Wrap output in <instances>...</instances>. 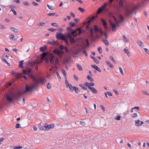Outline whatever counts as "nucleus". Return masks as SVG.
<instances>
[{"instance_id": "f257e3e1", "label": "nucleus", "mask_w": 149, "mask_h": 149, "mask_svg": "<svg viewBox=\"0 0 149 149\" xmlns=\"http://www.w3.org/2000/svg\"><path fill=\"white\" fill-rule=\"evenodd\" d=\"M123 0H120L119 2V7L121 8H123L124 9L125 16L128 17L134 12L133 9H130L128 6L123 7Z\"/></svg>"}, {"instance_id": "f03ea898", "label": "nucleus", "mask_w": 149, "mask_h": 149, "mask_svg": "<svg viewBox=\"0 0 149 149\" xmlns=\"http://www.w3.org/2000/svg\"><path fill=\"white\" fill-rule=\"evenodd\" d=\"M49 59L51 64L56 66L57 64H59V61L58 57H56L54 54H50Z\"/></svg>"}, {"instance_id": "7ed1b4c3", "label": "nucleus", "mask_w": 149, "mask_h": 149, "mask_svg": "<svg viewBox=\"0 0 149 149\" xmlns=\"http://www.w3.org/2000/svg\"><path fill=\"white\" fill-rule=\"evenodd\" d=\"M56 37L57 39H60L62 40H66V37L65 36L60 32L57 33Z\"/></svg>"}, {"instance_id": "20e7f679", "label": "nucleus", "mask_w": 149, "mask_h": 149, "mask_svg": "<svg viewBox=\"0 0 149 149\" xmlns=\"http://www.w3.org/2000/svg\"><path fill=\"white\" fill-rule=\"evenodd\" d=\"M94 29L95 32V33L99 32L100 34L101 35H103L104 34V32L103 31L101 28H99L97 26L95 25L94 26Z\"/></svg>"}, {"instance_id": "39448f33", "label": "nucleus", "mask_w": 149, "mask_h": 149, "mask_svg": "<svg viewBox=\"0 0 149 149\" xmlns=\"http://www.w3.org/2000/svg\"><path fill=\"white\" fill-rule=\"evenodd\" d=\"M32 90H33V89H32L31 87H29L28 85L26 84L24 91L21 92L23 94H25L29 92Z\"/></svg>"}, {"instance_id": "423d86ee", "label": "nucleus", "mask_w": 149, "mask_h": 149, "mask_svg": "<svg viewBox=\"0 0 149 149\" xmlns=\"http://www.w3.org/2000/svg\"><path fill=\"white\" fill-rule=\"evenodd\" d=\"M54 127V124H51L49 125H48L47 123H45L44 124L45 130H48L50 128H53Z\"/></svg>"}, {"instance_id": "0eeeda50", "label": "nucleus", "mask_w": 149, "mask_h": 149, "mask_svg": "<svg viewBox=\"0 0 149 149\" xmlns=\"http://www.w3.org/2000/svg\"><path fill=\"white\" fill-rule=\"evenodd\" d=\"M23 73L26 75H31V76L33 77H34L33 76L32 74L31 73L32 72V69H30L28 70L23 69L22 70Z\"/></svg>"}, {"instance_id": "6e6552de", "label": "nucleus", "mask_w": 149, "mask_h": 149, "mask_svg": "<svg viewBox=\"0 0 149 149\" xmlns=\"http://www.w3.org/2000/svg\"><path fill=\"white\" fill-rule=\"evenodd\" d=\"M70 90L71 92H72L74 91L75 93L77 94L80 91L78 88L75 86H72V88L70 87Z\"/></svg>"}, {"instance_id": "1a4fd4ad", "label": "nucleus", "mask_w": 149, "mask_h": 149, "mask_svg": "<svg viewBox=\"0 0 149 149\" xmlns=\"http://www.w3.org/2000/svg\"><path fill=\"white\" fill-rule=\"evenodd\" d=\"M109 23L110 25L111 26L112 29L113 31L115 32L116 30V25L113 23L111 21H109Z\"/></svg>"}, {"instance_id": "9d476101", "label": "nucleus", "mask_w": 149, "mask_h": 149, "mask_svg": "<svg viewBox=\"0 0 149 149\" xmlns=\"http://www.w3.org/2000/svg\"><path fill=\"white\" fill-rule=\"evenodd\" d=\"M23 94L22 92H20L19 93L15 94L13 97L14 99L16 101H18L22 95Z\"/></svg>"}, {"instance_id": "9b49d317", "label": "nucleus", "mask_w": 149, "mask_h": 149, "mask_svg": "<svg viewBox=\"0 0 149 149\" xmlns=\"http://www.w3.org/2000/svg\"><path fill=\"white\" fill-rule=\"evenodd\" d=\"M82 49L80 48L76 49L74 52V54L75 55H77L81 53L82 52Z\"/></svg>"}, {"instance_id": "f8f14e48", "label": "nucleus", "mask_w": 149, "mask_h": 149, "mask_svg": "<svg viewBox=\"0 0 149 149\" xmlns=\"http://www.w3.org/2000/svg\"><path fill=\"white\" fill-rule=\"evenodd\" d=\"M101 22L103 24V26L104 28L106 30H107L108 28V26L107 25V23L106 20L102 18L101 19Z\"/></svg>"}, {"instance_id": "ddd939ff", "label": "nucleus", "mask_w": 149, "mask_h": 149, "mask_svg": "<svg viewBox=\"0 0 149 149\" xmlns=\"http://www.w3.org/2000/svg\"><path fill=\"white\" fill-rule=\"evenodd\" d=\"M53 52L55 54L58 55H60L61 54V51L57 49H54L53 50Z\"/></svg>"}, {"instance_id": "4468645a", "label": "nucleus", "mask_w": 149, "mask_h": 149, "mask_svg": "<svg viewBox=\"0 0 149 149\" xmlns=\"http://www.w3.org/2000/svg\"><path fill=\"white\" fill-rule=\"evenodd\" d=\"M35 79L36 81V82L35 83V84L33 85V86H31L32 89L33 90L35 89L36 87L39 84V82L38 81H37Z\"/></svg>"}, {"instance_id": "2eb2a0df", "label": "nucleus", "mask_w": 149, "mask_h": 149, "mask_svg": "<svg viewBox=\"0 0 149 149\" xmlns=\"http://www.w3.org/2000/svg\"><path fill=\"white\" fill-rule=\"evenodd\" d=\"M89 89H90L93 93L95 94H97L98 93V91L95 88L93 87H91Z\"/></svg>"}, {"instance_id": "dca6fc26", "label": "nucleus", "mask_w": 149, "mask_h": 149, "mask_svg": "<svg viewBox=\"0 0 149 149\" xmlns=\"http://www.w3.org/2000/svg\"><path fill=\"white\" fill-rule=\"evenodd\" d=\"M47 42L48 43L52 45H57V42L53 40L52 41H50L48 40L47 41Z\"/></svg>"}, {"instance_id": "f3484780", "label": "nucleus", "mask_w": 149, "mask_h": 149, "mask_svg": "<svg viewBox=\"0 0 149 149\" xmlns=\"http://www.w3.org/2000/svg\"><path fill=\"white\" fill-rule=\"evenodd\" d=\"M43 123H42L41 122L40 123L38 124V127L39 128V129L40 130H45V127L44 125L43 126Z\"/></svg>"}, {"instance_id": "a211bd4d", "label": "nucleus", "mask_w": 149, "mask_h": 149, "mask_svg": "<svg viewBox=\"0 0 149 149\" xmlns=\"http://www.w3.org/2000/svg\"><path fill=\"white\" fill-rule=\"evenodd\" d=\"M45 81H46L45 78H42V80H40L39 81H38L39 82V84L41 83L42 85L44 86L45 84Z\"/></svg>"}, {"instance_id": "6ab92c4d", "label": "nucleus", "mask_w": 149, "mask_h": 149, "mask_svg": "<svg viewBox=\"0 0 149 149\" xmlns=\"http://www.w3.org/2000/svg\"><path fill=\"white\" fill-rule=\"evenodd\" d=\"M90 57L92 58L94 60V61L97 64H99V61L94 56L91 55L90 56Z\"/></svg>"}, {"instance_id": "aec40b11", "label": "nucleus", "mask_w": 149, "mask_h": 149, "mask_svg": "<svg viewBox=\"0 0 149 149\" xmlns=\"http://www.w3.org/2000/svg\"><path fill=\"white\" fill-rule=\"evenodd\" d=\"M65 79H66L65 80V83L66 84V86L67 87L68 86L69 88H70V87H71V88L72 87V85L71 84H70L69 83L67 79V78H66V77H65Z\"/></svg>"}, {"instance_id": "412c9836", "label": "nucleus", "mask_w": 149, "mask_h": 149, "mask_svg": "<svg viewBox=\"0 0 149 149\" xmlns=\"http://www.w3.org/2000/svg\"><path fill=\"white\" fill-rule=\"evenodd\" d=\"M47 49V47L46 45H45L43 47H41L40 48V51L41 52H42L44 51Z\"/></svg>"}, {"instance_id": "4be33fe9", "label": "nucleus", "mask_w": 149, "mask_h": 149, "mask_svg": "<svg viewBox=\"0 0 149 149\" xmlns=\"http://www.w3.org/2000/svg\"><path fill=\"white\" fill-rule=\"evenodd\" d=\"M119 18L120 19V22H123L124 21V18L123 17L122 15L121 14H119Z\"/></svg>"}, {"instance_id": "5701e85b", "label": "nucleus", "mask_w": 149, "mask_h": 149, "mask_svg": "<svg viewBox=\"0 0 149 149\" xmlns=\"http://www.w3.org/2000/svg\"><path fill=\"white\" fill-rule=\"evenodd\" d=\"M24 61V60H22L19 62V68H23L24 67L23 66V62Z\"/></svg>"}, {"instance_id": "b1692460", "label": "nucleus", "mask_w": 149, "mask_h": 149, "mask_svg": "<svg viewBox=\"0 0 149 149\" xmlns=\"http://www.w3.org/2000/svg\"><path fill=\"white\" fill-rule=\"evenodd\" d=\"M77 67L78 69L80 71H82L83 70L80 64H77Z\"/></svg>"}, {"instance_id": "393cba45", "label": "nucleus", "mask_w": 149, "mask_h": 149, "mask_svg": "<svg viewBox=\"0 0 149 149\" xmlns=\"http://www.w3.org/2000/svg\"><path fill=\"white\" fill-rule=\"evenodd\" d=\"M102 41L106 46H107L109 45V44L107 40H103Z\"/></svg>"}, {"instance_id": "a878e982", "label": "nucleus", "mask_w": 149, "mask_h": 149, "mask_svg": "<svg viewBox=\"0 0 149 149\" xmlns=\"http://www.w3.org/2000/svg\"><path fill=\"white\" fill-rule=\"evenodd\" d=\"M135 125L136 126H141V125H139V124H140V120H139L138 119L137 120H135Z\"/></svg>"}, {"instance_id": "bb28decb", "label": "nucleus", "mask_w": 149, "mask_h": 149, "mask_svg": "<svg viewBox=\"0 0 149 149\" xmlns=\"http://www.w3.org/2000/svg\"><path fill=\"white\" fill-rule=\"evenodd\" d=\"M11 95V92L10 90V103L13 102L14 100V97H12Z\"/></svg>"}, {"instance_id": "cd10ccee", "label": "nucleus", "mask_w": 149, "mask_h": 149, "mask_svg": "<svg viewBox=\"0 0 149 149\" xmlns=\"http://www.w3.org/2000/svg\"><path fill=\"white\" fill-rule=\"evenodd\" d=\"M106 63L107 65H108L110 68H113V66L112 65L111 63L109 61H106Z\"/></svg>"}, {"instance_id": "c85d7f7f", "label": "nucleus", "mask_w": 149, "mask_h": 149, "mask_svg": "<svg viewBox=\"0 0 149 149\" xmlns=\"http://www.w3.org/2000/svg\"><path fill=\"white\" fill-rule=\"evenodd\" d=\"M11 29L12 31L14 32L15 33H17L18 32V30L17 29L14 28L13 27H12V28H11Z\"/></svg>"}, {"instance_id": "c756f323", "label": "nucleus", "mask_w": 149, "mask_h": 149, "mask_svg": "<svg viewBox=\"0 0 149 149\" xmlns=\"http://www.w3.org/2000/svg\"><path fill=\"white\" fill-rule=\"evenodd\" d=\"M77 30L79 31V32L78 33V35H80L81 33H84V30L82 31L80 28H78L77 29Z\"/></svg>"}, {"instance_id": "7c9ffc66", "label": "nucleus", "mask_w": 149, "mask_h": 149, "mask_svg": "<svg viewBox=\"0 0 149 149\" xmlns=\"http://www.w3.org/2000/svg\"><path fill=\"white\" fill-rule=\"evenodd\" d=\"M84 85L88 88L89 89L91 86L90 85V84L88 82H85L84 83Z\"/></svg>"}, {"instance_id": "2f4dec72", "label": "nucleus", "mask_w": 149, "mask_h": 149, "mask_svg": "<svg viewBox=\"0 0 149 149\" xmlns=\"http://www.w3.org/2000/svg\"><path fill=\"white\" fill-rule=\"evenodd\" d=\"M124 51L126 53L127 55L128 56H129L130 55V53L129 52V51L128 49H126L125 48L124 49Z\"/></svg>"}, {"instance_id": "473e14b6", "label": "nucleus", "mask_w": 149, "mask_h": 149, "mask_svg": "<svg viewBox=\"0 0 149 149\" xmlns=\"http://www.w3.org/2000/svg\"><path fill=\"white\" fill-rule=\"evenodd\" d=\"M1 59L3 60V61L6 63L8 66H9V63L5 59L4 57H2L1 58Z\"/></svg>"}, {"instance_id": "72a5a7b5", "label": "nucleus", "mask_w": 149, "mask_h": 149, "mask_svg": "<svg viewBox=\"0 0 149 149\" xmlns=\"http://www.w3.org/2000/svg\"><path fill=\"white\" fill-rule=\"evenodd\" d=\"M10 38H11L13 40H15L16 39V36H14L13 34H11L10 36Z\"/></svg>"}, {"instance_id": "f704fd0d", "label": "nucleus", "mask_w": 149, "mask_h": 149, "mask_svg": "<svg viewBox=\"0 0 149 149\" xmlns=\"http://www.w3.org/2000/svg\"><path fill=\"white\" fill-rule=\"evenodd\" d=\"M78 9L82 13H84V12L85 11V9L80 7L78 8Z\"/></svg>"}, {"instance_id": "c9c22d12", "label": "nucleus", "mask_w": 149, "mask_h": 149, "mask_svg": "<svg viewBox=\"0 0 149 149\" xmlns=\"http://www.w3.org/2000/svg\"><path fill=\"white\" fill-rule=\"evenodd\" d=\"M79 86L84 90H87V88L85 87L82 84H81Z\"/></svg>"}, {"instance_id": "e433bc0d", "label": "nucleus", "mask_w": 149, "mask_h": 149, "mask_svg": "<svg viewBox=\"0 0 149 149\" xmlns=\"http://www.w3.org/2000/svg\"><path fill=\"white\" fill-rule=\"evenodd\" d=\"M87 79L89 80V81H93V79L89 75H88L87 77Z\"/></svg>"}, {"instance_id": "4c0bfd02", "label": "nucleus", "mask_w": 149, "mask_h": 149, "mask_svg": "<svg viewBox=\"0 0 149 149\" xmlns=\"http://www.w3.org/2000/svg\"><path fill=\"white\" fill-rule=\"evenodd\" d=\"M138 44L141 47H142L143 45V43L140 40L138 41L137 42Z\"/></svg>"}, {"instance_id": "58836bf2", "label": "nucleus", "mask_w": 149, "mask_h": 149, "mask_svg": "<svg viewBox=\"0 0 149 149\" xmlns=\"http://www.w3.org/2000/svg\"><path fill=\"white\" fill-rule=\"evenodd\" d=\"M121 118L120 116L119 115H117L116 116L115 119L117 120H120Z\"/></svg>"}, {"instance_id": "ea45409f", "label": "nucleus", "mask_w": 149, "mask_h": 149, "mask_svg": "<svg viewBox=\"0 0 149 149\" xmlns=\"http://www.w3.org/2000/svg\"><path fill=\"white\" fill-rule=\"evenodd\" d=\"M131 116L132 118H135L138 116L137 113H134L131 115Z\"/></svg>"}, {"instance_id": "a19ab883", "label": "nucleus", "mask_w": 149, "mask_h": 149, "mask_svg": "<svg viewBox=\"0 0 149 149\" xmlns=\"http://www.w3.org/2000/svg\"><path fill=\"white\" fill-rule=\"evenodd\" d=\"M90 32L91 33V35L92 36H93V29L92 28H91L89 30Z\"/></svg>"}, {"instance_id": "79ce46f5", "label": "nucleus", "mask_w": 149, "mask_h": 149, "mask_svg": "<svg viewBox=\"0 0 149 149\" xmlns=\"http://www.w3.org/2000/svg\"><path fill=\"white\" fill-rule=\"evenodd\" d=\"M97 50L99 52L100 54H101L102 53V50L101 47H100L98 48Z\"/></svg>"}, {"instance_id": "37998d69", "label": "nucleus", "mask_w": 149, "mask_h": 149, "mask_svg": "<svg viewBox=\"0 0 149 149\" xmlns=\"http://www.w3.org/2000/svg\"><path fill=\"white\" fill-rule=\"evenodd\" d=\"M142 93L146 95H148L149 94L148 92L146 91L143 90L142 91Z\"/></svg>"}, {"instance_id": "c03bdc74", "label": "nucleus", "mask_w": 149, "mask_h": 149, "mask_svg": "<svg viewBox=\"0 0 149 149\" xmlns=\"http://www.w3.org/2000/svg\"><path fill=\"white\" fill-rule=\"evenodd\" d=\"M71 33L72 34H76V36L77 35V30H72L71 32Z\"/></svg>"}, {"instance_id": "a18cd8bd", "label": "nucleus", "mask_w": 149, "mask_h": 149, "mask_svg": "<svg viewBox=\"0 0 149 149\" xmlns=\"http://www.w3.org/2000/svg\"><path fill=\"white\" fill-rule=\"evenodd\" d=\"M10 11H12L15 15H17V12L15 10L13 9H12L10 10Z\"/></svg>"}, {"instance_id": "49530a36", "label": "nucleus", "mask_w": 149, "mask_h": 149, "mask_svg": "<svg viewBox=\"0 0 149 149\" xmlns=\"http://www.w3.org/2000/svg\"><path fill=\"white\" fill-rule=\"evenodd\" d=\"M69 24L70 25L71 27H73L75 25V24L74 23H72V22H70Z\"/></svg>"}, {"instance_id": "de8ad7c7", "label": "nucleus", "mask_w": 149, "mask_h": 149, "mask_svg": "<svg viewBox=\"0 0 149 149\" xmlns=\"http://www.w3.org/2000/svg\"><path fill=\"white\" fill-rule=\"evenodd\" d=\"M23 4L26 6H30V4L26 1H24L23 2Z\"/></svg>"}, {"instance_id": "09e8293b", "label": "nucleus", "mask_w": 149, "mask_h": 149, "mask_svg": "<svg viewBox=\"0 0 149 149\" xmlns=\"http://www.w3.org/2000/svg\"><path fill=\"white\" fill-rule=\"evenodd\" d=\"M22 148V147L20 146H15L14 147V149H21Z\"/></svg>"}, {"instance_id": "8fccbe9b", "label": "nucleus", "mask_w": 149, "mask_h": 149, "mask_svg": "<svg viewBox=\"0 0 149 149\" xmlns=\"http://www.w3.org/2000/svg\"><path fill=\"white\" fill-rule=\"evenodd\" d=\"M91 67L96 70L98 68L97 66L96 65H91Z\"/></svg>"}, {"instance_id": "3c124183", "label": "nucleus", "mask_w": 149, "mask_h": 149, "mask_svg": "<svg viewBox=\"0 0 149 149\" xmlns=\"http://www.w3.org/2000/svg\"><path fill=\"white\" fill-rule=\"evenodd\" d=\"M109 58L113 63H115L116 62L115 60L114 59L112 56H109Z\"/></svg>"}, {"instance_id": "603ef678", "label": "nucleus", "mask_w": 149, "mask_h": 149, "mask_svg": "<svg viewBox=\"0 0 149 149\" xmlns=\"http://www.w3.org/2000/svg\"><path fill=\"white\" fill-rule=\"evenodd\" d=\"M51 25L52 26H53L54 27H58V25L56 23H51Z\"/></svg>"}, {"instance_id": "864d4df0", "label": "nucleus", "mask_w": 149, "mask_h": 149, "mask_svg": "<svg viewBox=\"0 0 149 149\" xmlns=\"http://www.w3.org/2000/svg\"><path fill=\"white\" fill-rule=\"evenodd\" d=\"M119 69L120 70V73L122 75H123V70H122V68L120 67H119Z\"/></svg>"}, {"instance_id": "5fc2aeb1", "label": "nucleus", "mask_w": 149, "mask_h": 149, "mask_svg": "<svg viewBox=\"0 0 149 149\" xmlns=\"http://www.w3.org/2000/svg\"><path fill=\"white\" fill-rule=\"evenodd\" d=\"M123 38L125 41L127 42L128 41V39L124 35H123Z\"/></svg>"}, {"instance_id": "6e6d98bb", "label": "nucleus", "mask_w": 149, "mask_h": 149, "mask_svg": "<svg viewBox=\"0 0 149 149\" xmlns=\"http://www.w3.org/2000/svg\"><path fill=\"white\" fill-rule=\"evenodd\" d=\"M62 73L63 74L64 77H66V73L65 70H62Z\"/></svg>"}, {"instance_id": "4d7b16f0", "label": "nucleus", "mask_w": 149, "mask_h": 149, "mask_svg": "<svg viewBox=\"0 0 149 149\" xmlns=\"http://www.w3.org/2000/svg\"><path fill=\"white\" fill-rule=\"evenodd\" d=\"M6 98L7 99V100L8 101H9V94L8 93L6 97Z\"/></svg>"}, {"instance_id": "13d9d810", "label": "nucleus", "mask_w": 149, "mask_h": 149, "mask_svg": "<svg viewBox=\"0 0 149 149\" xmlns=\"http://www.w3.org/2000/svg\"><path fill=\"white\" fill-rule=\"evenodd\" d=\"M83 52L86 57L88 56V54L86 52V51L85 50H83Z\"/></svg>"}, {"instance_id": "bf43d9fd", "label": "nucleus", "mask_w": 149, "mask_h": 149, "mask_svg": "<svg viewBox=\"0 0 149 149\" xmlns=\"http://www.w3.org/2000/svg\"><path fill=\"white\" fill-rule=\"evenodd\" d=\"M56 14V13H49L47 14V15L48 16H54V15Z\"/></svg>"}, {"instance_id": "052dcab7", "label": "nucleus", "mask_w": 149, "mask_h": 149, "mask_svg": "<svg viewBox=\"0 0 149 149\" xmlns=\"http://www.w3.org/2000/svg\"><path fill=\"white\" fill-rule=\"evenodd\" d=\"M45 24V23L44 22H40L39 23V26H44Z\"/></svg>"}, {"instance_id": "680f3d73", "label": "nucleus", "mask_w": 149, "mask_h": 149, "mask_svg": "<svg viewBox=\"0 0 149 149\" xmlns=\"http://www.w3.org/2000/svg\"><path fill=\"white\" fill-rule=\"evenodd\" d=\"M47 7H48V8L49 9H51V10H53V6H51L48 4L47 5Z\"/></svg>"}, {"instance_id": "e2e57ef3", "label": "nucleus", "mask_w": 149, "mask_h": 149, "mask_svg": "<svg viewBox=\"0 0 149 149\" xmlns=\"http://www.w3.org/2000/svg\"><path fill=\"white\" fill-rule=\"evenodd\" d=\"M113 91L117 95L119 94L118 92L116 89H113Z\"/></svg>"}, {"instance_id": "0e129e2a", "label": "nucleus", "mask_w": 149, "mask_h": 149, "mask_svg": "<svg viewBox=\"0 0 149 149\" xmlns=\"http://www.w3.org/2000/svg\"><path fill=\"white\" fill-rule=\"evenodd\" d=\"M48 30L52 32H54L56 29H54L53 28H50L48 29Z\"/></svg>"}, {"instance_id": "69168bd1", "label": "nucleus", "mask_w": 149, "mask_h": 149, "mask_svg": "<svg viewBox=\"0 0 149 149\" xmlns=\"http://www.w3.org/2000/svg\"><path fill=\"white\" fill-rule=\"evenodd\" d=\"M51 84L50 83H48L47 88L48 89H50L51 88Z\"/></svg>"}, {"instance_id": "338daca9", "label": "nucleus", "mask_w": 149, "mask_h": 149, "mask_svg": "<svg viewBox=\"0 0 149 149\" xmlns=\"http://www.w3.org/2000/svg\"><path fill=\"white\" fill-rule=\"evenodd\" d=\"M75 41V40L73 38H72L70 40V42L72 43H74Z\"/></svg>"}, {"instance_id": "774afa93", "label": "nucleus", "mask_w": 149, "mask_h": 149, "mask_svg": "<svg viewBox=\"0 0 149 149\" xmlns=\"http://www.w3.org/2000/svg\"><path fill=\"white\" fill-rule=\"evenodd\" d=\"M20 124L19 123H17L15 125V127L16 128H20L21 127L20 126Z\"/></svg>"}]
</instances>
